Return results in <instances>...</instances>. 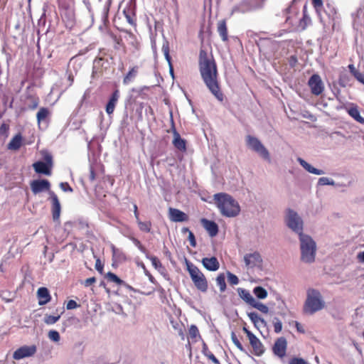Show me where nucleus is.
Wrapping results in <instances>:
<instances>
[{
	"label": "nucleus",
	"instance_id": "nucleus-21",
	"mask_svg": "<svg viewBox=\"0 0 364 364\" xmlns=\"http://www.w3.org/2000/svg\"><path fill=\"white\" fill-rule=\"evenodd\" d=\"M111 250L112 252L113 263H122L127 260V256L124 252L121 250L117 248L114 245H112Z\"/></svg>",
	"mask_w": 364,
	"mask_h": 364
},
{
	"label": "nucleus",
	"instance_id": "nucleus-37",
	"mask_svg": "<svg viewBox=\"0 0 364 364\" xmlns=\"http://www.w3.org/2000/svg\"><path fill=\"white\" fill-rule=\"evenodd\" d=\"M28 100L31 101V103L28 105L30 109L33 110L38 107L39 105V98L38 97L30 95L28 97Z\"/></svg>",
	"mask_w": 364,
	"mask_h": 364
},
{
	"label": "nucleus",
	"instance_id": "nucleus-40",
	"mask_svg": "<svg viewBox=\"0 0 364 364\" xmlns=\"http://www.w3.org/2000/svg\"><path fill=\"white\" fill-rule=\"evenodd\" d=\"M231 339H232L233 343L235 345V346L240 351H245V349H244L242 343H240V341H239V339L237 338L236 334L234 332H232V334H231Z\"/></svg>",
	"mask_w": 364,
	"mask_h": 364
},
{
	"label": "nucleus",
	"instance_id": "nucleus-17",
	"mask_svg": "<svg viewBox=\"0 0 364 364\" xmlns=\"http://www.w3.org/2000/svg\"><path fill=\"white\" fill-rule=\"evenodd\" d=\"M119 98V91L118 90H115L109 97V101L106 105L105 110L107 114L111 115L113 114Z\"/></svg>",
	"mask_w": 364,
	"mask_h": 364
},
{
	"label": "nucleus",
	"instance_id": "nucleus-55",
	"mask_svg": "<svg viewBox=\"0 0 364 364\" xmlns=\"http://www.w3.org/2000/svg\"><path fill=\"white\" fill-rule=\"evenodd\" d=\"M288 62H289V65L291 68H294L296 66V65L297 63V58L295 55H291L289 58Z\"/></svg>",
	"mask_w": 364,
	"mask_h": 364
},
{
	"label": "nucleus",
	"instance_id": "nucleus-27",
	"mask_svg": "<svg viewBox=\"0 0 364 364\" xmlns=\"http://www.w3.org/2000/svg\"><path fill=\"white\" fill-rule=\"evenodd\" d=\"M309 85L311 87L312 92L318 95V75L315 74L311 76L309 80Z\"/></svg>",
	"mask_w": 364,
	"mask_h": 364
},
{
	"label": "nucleus",
	"instance_id": "nucleus-64",
	"mask_svg": "<svg viewBox=\"0 0 364 364\" xmlns=\"http://www.w3.org/2000/svg\"><path fill=\"white\" fill-rule=\"evenodd\" d=\"M358 259L359 261L364 262V251L358 254Z\"/></svg>",
	"mask_w": 364,
	"mask_h": 364
},
{
	"label": "nucleus",
	"instance_id": "nucleus-25",
	"mask_svg": "<svg viewBox=\"0 0 364 364\" xmlns=\"http://www.w3.org/2000/svg\"><path fill=\"white\" fill-rule=\"evenodd\" d=\"M139 70V67L135 65L130 68L129 72L123 78V84L128 85L129 84L137 75Z\"/></svg>",
	"mask_w": 364,
	"mask_h": 364
},
{
	"label": "nucleus",
	"instance_id": "nucleus-7",
	"mask_svg": "<svg viewBox=\"0 0 364 364\" xmlns=\"http://www.w3.org/2000/svg\"><path fill=\"white\" fill-rule=\"evenodd\" d=\"M286 223L287 226L295 232L300 234L303 230V221L299 215L294 210L289 209L286 216Z\"/></svg>",
	"mask_w": 364,
	"mask_h": 364
},
{
	"label": "nucleus",
	"instance_id": "nucleus-13",
	"mask_svg": "<svg viewBox=\"0 0 364 364\" xmlns=\"http://www.w3.org/2000/svg\"><path fill=\"white\" fill-rule=\"evenodd\" d=\"M50 182L46 179L34 180L31 183V188L34 194L50 189Z\"/></svg>",
	"mask_w": 364,
	"mask_h": 364
},
{
	"label": "nucleus",
	"instance_id": "nucleus-63",
	"mask_svg": "<svg viewBox=\"0 0 364 364\" xmlns=\"http://www.w3.org/2000/svg\"><path fill=\"white\" fill-rule=\"evenodd\" d=\"M9 130V126L6 124H2L0 127V132L5 133Z\"/></svg>",
	"mask_w": 364,
	"mask_h": 364
},
{
	"label": "nucleus",
	"instance_id": "nucleus-3",
	"mask_svg": "<svg viewBox=\"0 0 364 364\" xmlns=\"http://www.w3.org/2000/svg\"><path fill=\"white\" fill-rule=\"evenodd\" d=\"M187 270L196 289L202 292H206L208 289V280L204 274L198 267L186 260Z\"/></svg>",
	"mask_w": 364,
	"mask_h": 364
},
{
	"label": "nucleus",
	"instance_id": "nucleus-45",
	"mask_svg": "<svg viewBox=\"0 0 364 364\" xmlns=\"http://www.w3.org/2000/svg\"><path fill=\"white\" fill-rule=\"evenodd\" d=\"M48 338L55 342L59 341L60 338L59 333L54 330L50 331L48 332Z\"/></svg>",
	"mask_w": 364,
	"mask_h": 364
},
{
	"label": "nucleus",
	"instance_id": "nucleus-56",
	"mask_svg": "<svg viewBox=\"0 0 364 364\" xmlns=\"http://www.w3.org/2000/svg\"><path fill=\"white\" fill-rule=\"evenodd\" d=\"M188 240L190 241V244L192 247H196V238H195V235L194 234L191 232V231H189V234H188Z\"/></svg>",
	"mask_w": 364,
	"mask_h": 364
},
{
	"label": "nucleus",
	"instance_id": "nucleus-39",
	"mask_svg": "<svg viewBox=\"0 0 364 364\" xmlns=\"http://www.w3.org/2000/svg\"><path fill=\"white\" fill-rule=\"evenodd\" d=\"M148 258L151 262V264L156 269L160 270L161 269H163L161 262L156 256H150Z\"/></svg>",
	"mask_w": 364,
	"mask_h": 364
},
{
	"label": "nucleus",
	"instance_id": "nucleus-2",
	"mask_svg": "<svg viewBox=\"0 0 364 364\" xmlns=\"http://www.w3.org/2000/svg\"><path fill=\"white\" fill-rule=\"evenodd\" d=\"M214 200L220 213L224 216L235 217L240 212L239 203L228 193H219L215 194Z\"/></svg>",
	"mask_w": 364,
	"mask_h": 364
},
{
	"label": "nucleus",
	"instance_id": "nucleus-24",
	"mask_svg": "<svg viewBox=\"0 0 364 364\" xmlns=\"http://www.w3.org/2000/svg\"><path fill=\"white\" fill-rule=\"evenodd\" d=\"M237 291L240 297L249 305H251L252 302H255V299L248 290L242 288H238Z\"/></svg>",
	"mask_w": 364,
	"mask_h": 364
},
{
	"label": "nucleus",
	"instance_id": "nucleus-14",
	"mask_svg": "<svg viewBox=\"0 0 364 364\" xmlns=\"http://www.w3.org/2000/svg\"><path fill=\"white\" fill-rule=\"evenodd\" d=\"M50 199L52 203V215L53 220H58L60 215V203L56 194L50 192Z\"/></svg>",
	"mask_w": 364,
	"mask_h": 364
},
{
	"label": "nucleus",
	"instance_id": "nucleus-31",
	"mask_svg": "<svg viewBox=\"0 0 364 364\" xmlns=\"http://www.w3.org/2000/svg\"><path fill=\"white\" fill-rule=\"evenodd\" d=\"M297 161L304 167V168H305L308 172L314 173V174H318V169L311 166L309 164H308L303 159L298 158Z\"/></svg>",
	"mask_w": 364,
	"mask_h": 364
},
{
	"label": "nucleus",
	"instance_id": "nucleus-4",
	"mask_svg": "<svg viewBox=\"0 0 364 364\" xmlns=\"http://www.w3.org/2000/svg\"><path fill=\"white\" fill-rule=\"evenodd\" d=\"M301 259L304 262H312L315 259L316 243L308 235L300 234Z\"/></svg>",
	"mask_w": 364,
	"mask_h": 364
},
{
	"label": "nucleus",
	"instance_id": "nucleus-29",
	"mask_svg": "<svg viewBox=\"0 0 364 364\" xmlns=\"http://www.w3.org/2000/svg\"><path fill=\"white\" fill-rule=\"evenodd\" d=\"M49 114L50 112L48 108L41 107L36 114L38 124H39L41 122H43L48 117Z\"/></svg>",
	"mask_w": 364,
	"mask_h": 364
},
{
	"label": "nucleus",
	"instance_id": "nucleus-49",
	"mask_svg": "<svg viewBox=\"0 0 364 364\" xmlns=\"http://www.w3.org/2000/svg\"><path fill=\"white\" fill-rule=\"evenodd\" d=\"M60 187L64 192H73V189L72 188V187L67 182L60 183Z\"/></svg>",
	"mask_w": 364,
	"mask_h": 364
},
{
	"label": "nucleus",
	"instance_id": "nucleus-16",
	"mask_svg": "<svg viewBox=\"0 0 364 364\" xmlns=\"http://www.w3.org/2000/svg\"><path fill=\"white\" fill-rule=\"evenodd\" d=\"M249 341L255 355L260 356L264 353L263 344L255 335L249 338Z\"/></svg>",
	"mask_w": 364,
	"mask_h": 364
},
{
	"label": "nucleus",
	"instance_id": "nucleus-28",
	"mask_svg": "<svg viewBox=\"0 0 364 364\" xmlns=\"http://www.w3.org/2000/svg\"><path fill=\"white\" fill-rule=\"evenodd\" d=\"M105 279L108 282L115 283L117 285H126L125 282L122 279L111 272H109L105 274Z\"/></svg>",
	"mask_w": 364,
	"mask_h": 364
},
{
	"label": "nucleus",
	"instance_id": "nucleus-47",
	"mask_svg": "<svg viewBox=\"0 0 364 364\" xmlns=\"http://www.w3.org/2000/svg\"><path fill=\"white\" fill-rule=\"evenodd\" d=\"M289 364H308L303 358L294 357L290 359Z\"/></svg>",
	"mask_w": 364,
	"mask_h": 364
},
{
	"label": "nucleus",
	"instance_id": "nucleus-20",
	"mask_svg": "<svg viewBox=\"0 0 364 364\" xmlns=\"http://www.w3.org/2000/svg\"><path fill=\"white\" fill-rule=\"evenodd\" d=\"M204 267L209 271H216L220 267V264L215 257H205L202 259Z\"/></svg>",
	"mask_w": 364,
	"mask_h": 364
},
{
	"label": "nucleus",
	"instance_id": "nucleus-9",
	"mask_svg": "<svg viewBox=\"0 0 364 364\" xmlns=\"http://www.w3.org/2000/svg\"><path fill=\"white\" fill-rule=\"evenodd\" d=\"M287 350V341L284 337H279L276 339L273 346L272 352L274 355L279 358H283L286 356Z\"/></svg>",
	"mask_w": 364,
	"mask_h": 364
},
{
	"label": "nucleus",
	"instance_id": "nucleus-54",
	"mask_svg": "<svg viewBox=\"0 0 364 364\" xmlns=\"http://www.w3.org/2000/svg\"><path fill=\"white\" fill-rule=\"evenodd\" d=\"M206 358H208L209 360H210L214 364H220L218 359L213 355V353H208Z\"/></svg>",
	"mask_w": 364,
	"mask_h": 364
},
{
	"label": "nucleus",
	"instance_id": "nucleus-33",
	"mask_svg": "<svg viewBox=\"0 0 364 364\" xmlns=\"http://www.w3.org/2000/svg\"><path fill=\"white\" fill-rule=\"evenodd\" d=\"M216 283H217V285L220 288V292H224L226 289V282H225V277L223 273L220 274L216 277Z\"/></svg>",
	"mask_w": 364,
	"mask_h": 364
},
{
	"label": "nucleus",
	"instance_id": "nucleus-35",
	"mask_svg": "<svg viewBox=\"0 0 364 364\" xmlns=\"http://www.w3.org/2000/svg\"><path fill=\"white\" fill-rule=\"evenodd\" d=\"M252 307L258 309L259 311H261L263 314H267L269 312V308L264 304L257 301L255 299V302H252L250 305Z\"/></svg>",
	"mask_w": 364,
	"mask_h": 364
},
{
	"label": "nucleus",
	"instance_id": "nucleus-34",
	"mask_svg": "<svg viewBox=\"0 0 364 364\" xmlns=\"http://www.w3.org/2000/svg\"><path fill=\"white\" fill-rule=\"evenodd\" d=\"M253 293L259 299H264L267 296V290L262 287H255Z\"/></svg>",
	"mask_w": 364,
	"mask_h": 364
},
{
	"label": "nucleus",
	"instance_id": "nucleus-18",
	"mask_svg": "<svg viewBox=\"0 0 364 364\" xmlns=\"http://www.w3.org/2000/svg\"><path fill=\"white\" fill-rule=\"evenodd\" d=\"M37 297L38 299V304L40 306L48 304L51 299L49 291L46 287H40L38 289Z\"/></svg>",
	"mask_w": 364,
	"mask_h": 364
},
{
	"label": "nucleus",
	"instance_id": "nucleus-52",
	"mask_svg": "<svg viewBox=\"0 0 364 364\" xmlns=\"http://www.w3.org/2000/svg\"><path fill=\"white\" fill-rule=\"evenodd\" d=\"M78 306L79 305L74 300H69L66 305V308L68 310L76 309Z\"/></svg>",
	"mask_w": 364,
	"mask_h": 364
},
{
	"label": "nucleus",
	"instance_id": "nucleus-51",
	"mask_svg": "<svg viewBox=\"0 0 364 364\" xmlns=\"http://www.w3.org/2000/svg\"><path fill=\"white\" fill-rule=\"evenodd\" d=\"M96 278L95 277L86 279L83 282V285L86 287H90L96 282Z\"/></svg>",
	"mask_w": 364,
	"mask_h": 364
},
{
	"label": "nucleus",
	"instance_id": "nucleus-26",
	"mask_svg": "<svg viewBox=\"0 0 364 364\" xmlns=\"http://www.w3.org/2000/svg\"><path fill=\"white\" fill-rule=\"evenodd\" d=\"M348 114L358 122L364 124V118L360 116L357 106L350 107L347 110Z\"/></svg>",
	"mask_w": 364,
	"mask_h": 364
},
{
	"label": "nucleus",
	"instance_id": "nucleus-12",
	"mask_svg": "<svg viewBox=\"0 0 364 364\" xmlns=\"http://www.w3.org/2000/svg\"><path fill=\"white\" fill-rule=\"evenodd\" d=\"M168 217L171 221L175 223L186 222L189 219L188 215L186 213L173 208H169Z\"/></svg>",
	"mask_w": 364,
	"mask_h": 364
},
{
	"label": "nucleus",
	"instance_id": "nucleus-59",
	"mask_svg": "<svg viewBox=\"0 0 364 364\" xmlns=\"http://www.w3.org/2000/svg\"><path fill=\"white\" fill-rule=\"evenodd\" d=\"M144 272H145V274L148 277L149 281L151 283H153V284H156V281L155 278L152 276V274L149 271L145 269Z\"/></svg>",
	"mask_w": 364,
	"mask_h": 364
},
{
	"label": "nucleus",
	"instance_id": "nucleus-44",
	"mask_svg": "<svg viewBox=\"0 0 364 364\" xmlns=\"http://www.w3.org/2000/svg\"><path fill=\"white\" fill-rule=\"evenodd\" d=\"M248 317L250 318V319L255 323L256 324L257 323H258L259 321H263V319H262L258 315L257 313L256 312H250L248 313Z\"/></svg>",
	"mask_w": 364,
	"mask_h": 364
},
{
	"label": "nucleus",
	"instance_id": "nucleus-60",
	"mask_svg": "<svg viewBox=\"0 0 364 364\" xmlns=\"http://www.w3.org/2000/svg\"><path fill=\"white\" fill-rule=\"evenodd\" d=\"M89 178L91 181H93L95 180L96 178V174H95V171L94 170L93 168H90V176H89Z\"/></svg>",
	"mask_w": 364,
	"mask_h": 364
},
{
	"label": "nucleus",
	"instance_id": "nucleus-8",
	"mask_svg": "<svg viewBox=\"0 0 364 364\" xmlns=\"http://www.w3.org/2000/svg\"><path fill=\"white\" fill-rule=\"evenodd\" d=\"M44 161H38L33 164V168L35 171L39 174L50 176L53 167V157L50 154H46L44 156Z\"/></svg>",
	"mask_w": 364,
	"mask_h": 364
},
{
	"label": "nucleus",
	"instance_id": "nucleus-57",
	"mask_svg": "<svg viewBox=\"0 0 364 364\" xmlns=\"http://www.w3.org/2000/svg\"><path fill=\"white\" fill-rule=\"evenodd\" d=\"M355 78L358 81L360 82V83H362L363 85H364V74L360 73V71L357 73V75L355 76Z\"/></svg>",
	"mask_w": 364,
	"mask_h": 364
},
{
	"label": "nucleus",
	"instance_id": "nucleus-1",
	"mask_svg": "<svg viewBox=\"0 0 364 364\" xmlns=\"http://www.w3.org/2000/svg\"><path fill=\"white\" fill-rule=\"evenodd\" d=\"M198 68L201 78L211 94L220 102L225 96L221 90L216 61L212 54L200 48L198 55Z\"/></svg>",
	"mask_w": 364,
	"mask_h": 364
},
{
	"label": "nucleus",
	"instance_id": "nucleus-36",
	"mask_svg": "<svg viewBox=\"0 0 364 364\" xmlns=\"http://www.w3.org/2000/svg\"><path fill=\"white\" fill-rule=\"evenodd\" d=\"M60 318V315L52 316V315H46L44 317V322L48 325H52L55 323Z\"/></svg>",
	"mask_w": 364,
	"mask_h": 364
},
{
	"label": "nucleus",
	"instance_id": "nucleus-50",
	"mask_svg": "<svg viewBox=\"0 0 364 364\" xmlns=\"http://www.w3.org/2000/svg\"><path fill=\"white\" fill-rule=\"evenodd\" d=\"M123 14H124L125 16V18L127 19V21H128L129 23H130L131 25H133L134 24V21L132 16V14L130 13V11L128 10L127 11L126 9H124L123 11Z\"/></svg>",
	"mask_w": 364,
	"mask_h": 364
},
{
	"label": "nucleus",
	"instance_id": "nucleus-48",
	"mask_svg": "<svg viewBox=\"0 0 364 364\" xmlns=\"http://www.w3.org/2000/svg\"><path fill=\"white\" fill-rule=\"evenodd\" d=\"M353 182V180L351 178H348L346 183L336 182L335 187H336V188H340V187L347 188V187H350V186H352Z\"/></svg>",
	"mask_w": 364,
	"mask_h": 364
},
{
	"label": "nucleus",
	"instance_id": "nucleus-5",
	"mask_svg": "<svg viewBox=\"0 0 364 364\" xmlns=\"http://www.w3.org/2000/svg\"><path fill=\"white\" fill-rule=\"evenodd\" d=\"M246 143L249 148L257 153L264 159L269 161H270V156L268 150L257 137L247 135L246 136Z\"/></svg>",
	"mask_w": 364,
	"mask_h": 364
},
{
	"label": "nucleus",
	"instance_id": "nucleus-46",
	"mask_svg": "<svg viewBox=\"0 0 364 364\" xmlns=\"http://www.w3.org/2000/svg\"><path fill=\"white\" fill-rule=\"evenodd\" d=\"M349 80L348 76L346 74H342L339 77V84L342 87H346L348 85Z\"/></svg>",
	"mask_w": 364,
	"mask_h": 364
},
{
	"label": "nucleus",
	"instance_id": "nucleus-58",
	"mask_svg": "<svg viewBox=\"0 0 364 364\" xmlns=\"http://www.w3.org/2000/svg\"><path fill=\"white\" fill-rule=\"evenodd\" d=\"M348 69H349V70H350V73H351L354 77H355V76L357 75V73L359 72V70H358L355 68V66H354V65H353V64H350V65H348Z\"/></svg>",
	"mask_w": 364,
	"mask_h": 364
},
{
	"label": "nucleus",
	"instance_id": "nucleus-15",
	"mask_svg": "<svg viewBox=\"0 0 364 364\" xmlns=\"http://www.w3.org/2000/svg\"><path fill=\"white\" fill-rule=\"evenodd\" d=\"M173 139L172 143L174 147L182 152L186 151V141L181 137V135L174 127L173 128Z\"/></svg>",
	"mask_w": 364,
	"mask_h": 364
},
{
	"label": "nucleus",
	"instance_id": "nucleus-38",
	"mask_svg": "<svg viewBox=\"0 0 364 364\" xmlns=\"http://www.w3.org/2000/svg\"><path fill=\"white\" fill-rule=\"evenodd\" d=\"M162 50H163L164 54L165 55V58H166V60L168 61V63L169 64L170 73L173 75V67H172V64H171V56L169 55V48H168V46H163Z\"/></svg>",
	"mask_w": 364,
	"mask_h": 364
},
{
	"label": "nucleus",
	"instance_id": "nucleus-30",
	"mask_svg": "<svg viewBox=\"0 0 364 364\" xmlns=\"http://www.w3.org/2000/svg\"><path fill=\"white\" fill-rule=\"evenodd\" d=\"M139 229L144 232H150L152 227V223L151 221H141L140 219L136 220Z\"/></svg>",
	"mask_w": 364,
	"mask_h": 364
},
{
	"label": "nucleus",
	"instance_id": "nucleus-19",
	"mask_svg": "<svg viewBox=\"0 0 364 364\" xmlns=\"http://www.w3.org/2000/svg\"><path fill=\"white\" fill-rule=\"evenodd\" d=\"M201 223L204 228L208 232L210 236L215 237L218 234V226L214 221L202 218Z\"/></svg>",
	"mask_w": 364,
	"mask_h": 364
},
{
	"label": "nucleus",
	"instance_id": "nucleus-41",
	"mask_svg": "<svg viewBox=\"0 0 364 364\" xmlns=\"http://www.w3.org/2000/svg\"><path fill=\"white\" fill-rule=\"evenodd\" d=\"M227 276H228V282L231 284V285H236L239 283V279L238 277L235 275L234 274L230 272H227Z\"/></svg>",
	"mask_w": 364,
	"mask_h": 364
},
{
	"label": "nucleus",
	"instance_id": "nucleus-62",
	"mask_svg": "<svg viewBox=\"0 0 364 364\" xmlns=\"http://www.w3.org/2000/svg\"><path fill=\"white\" fill-rule=\"evenodd\" d=\"M108 14H109V6L107 7L105 11H104V13H103V20L104 21H108Z\"/></svg>",
	"mask_w": 364,
	"mask_h": 364
},
{
	"label": "nucleus",
	"instance_id": "nucleus-43",
	"mask_svg": "<svg viewBox=\"0 0 364 364\" xmlns=\"http://www.w3.org/2000/svg\"><path fill=\"white\" fill-rule=\"evenodd\" d=\"M336 182L331 178L320 177V186L331 185L335 186Z\"/></svg>",
	"mask_w": 364,
	"mask_h": 364
},
{
	"label": "nucleus",
	"instance_id": "nucleus-32",
	"mask_svg": "<svg viewBox=\"0 0 364 364\" xmlns=\"http://www.w3.org/2000/svg\"><path fill=\"white\" fill-rule=\"evenodd\" d=\"M188 336L194 341H197V338H200V335L198 327L196 325H191L188 330Z\"/></svg>",
	"mask_w": 364,
	"mask_h": 364
},
{
	"label": "nucleus",
	"instance_id": "nucleus-42",
	"mask_svg": "<svg viewBox=\"0 0 364 364\" xmlns=\"http://www.w3.org/2000/svg\"><path fill=\"white\" fill-rule=\"evenodd\" d=\"M273 326L274 332L279 333L282 331V323L279 318H275L273 321Z\"/></svg>",
	"mask_w": 364,
	"mask_h": 364
},
{
	"label": "nucleus",
	"instance_id": "nucleus-11",
	"mask_svg": "<svg viewBox=\"0 0 364 364\" xmlns=\"http://www.w3.org/2000/svg\"><path fill=\"white\" fill-rule=\"evenodd\" d=\"M244 262L247 268L259 267L262 264V259L258 252L246 254L244 256Z\"/></svg>",
	"mask_w": 364,
	"mask_h": 364
},
{
	"label": "nucleus",
	"instance_id": "nucleus-61",
	"mask_svg": "<svg viewBox=\"0 0 364 364\" xmlns=\"http://www.w3.org/2000/svg\"><path fill=\"white\" fill-rule=\"evenodd\" d=\"M243 331L246 333L248 339L253 336L255 334L252 333L250 331H249L245 326L242 328Z\"/></svg>",
	"mask_w": 364,
	"mask_h": 364
},
{
	"label": "nucleus",
	"instance_id": "nucleus-53",
	"mask_svg": "<svg viewBox=\"0 0 364 364\" xmlns=\"http://www.w3.org/2000/svg\"><path fill=\"white\" fill-rule=\"evenodd\" d=\"M95 269L100 272V273H102L103 272V268H104V265L101 262L100 259L98 258L96 259V262H95Z\"/></svg>",
	"mask_w": 364,
	"mask_h": 364
},
{
	"label": "nucleus",
	"instance_id": "nucleus-22",
	"mask_svg": "<svg viewBox=\"0 0 364 364\" xmlns=\"http://www.w3.org/2000/svg\"><path fill=\"white\" fill-rule=\"evenodd\" d=\"M23 144V136L21 133L16 134L7 145V149L11 151L18 150Z\"/></svg>",
	"mask_w": 364,
	"mask_h": 364
},
{
	"label": "nucleus",
	"instance_id": "nucleus-23",
	"mask_svg": "<svg viewBox=\"0 0 364 364\" xmlns=\"http://www.w3.org/2000/svg\"><path fill=\"white\" fill-rule=\"evenodd\" d=\"M217 31L223 42L228 41V32L226 21H219L217 24Z\"/></svg>",
	"mask_w": 364,
	"mask_h": 364
},
{
	"label": "nucleus",
	"instance_id": "nucleus-6",
	"mask_svg": "<svg viewBox=\"0 0 364 364\" xmlns=\"http://www.w3.org/2000/svg\"><path fill=\"white\" fill-rule=\"evenodd\" d=\"M318 310V292L313 289L307 291V298L304 303V311L305 314H313Z\"/></svg>",
	"mask_w": 364,
	"mask_h": 364
},
{
	"label": "nucleus",
	"instance_id": "nucleus-10",
	"mask_svg": "<svg viewBox=\"0 0 364 364\" xmlns=\"http://www.w3.org/2000/svg\"><path fill=\"white\" fill-rule=\"evenodd\" d=\"M37 348L35 345L23 346L16 350L13 354L15 360H21L26 357H31L36 353Z\"/></svg>",
	"mask_w": 364,
	"mask_h": 364
}]
</instances>
